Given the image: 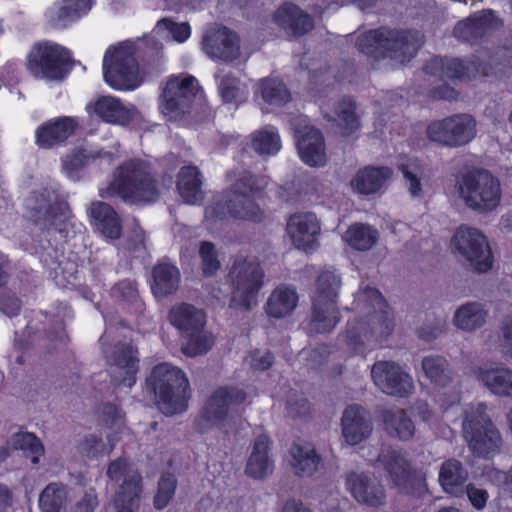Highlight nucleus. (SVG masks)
<instances>
[{
  "instance_id": "1",
  "label": "nucleus",
  "mask_w": 512,
  "mask_h": 512,
  "mask_svg": "<svg viewBox=\"0 0 512 512\" xmlns=\"http://www.w3.org/2000/svg\"><path fill=\"white\" fill-rule=\"evenodd\" d=\"M227 177L231 185L206 208V218L216 220L231 217L255 223L265 220L266 211L257 203L256 196L267 186V178L247 170L231 171Z\"/></svg>"
},
{
  "instance_id": "2",
  "label": "nucleus",
  "mask_w": 512,
  "mask_h": 512,
  "mask_svg": "<svg viewBox=\"0 0 512 512\" xmlns=\"http://www.w3.org/2000/svg\"><path fill=\"white\" fill-rule=\"evenodd\" d=\"M159 191L151 168L146 161L130 159L113 172V180L99 196L104 199L120 197L130 204H147L158 198Z\"/></svg>"
},
{
  "instance_id": "3",
  "label": "nucleus",
  "mask_w": 512,
  "mask_h": 512,
  "mask_svg": "<svg viewBox=\"0 0 512 512\" xmlns=\"http://www.w3.org/2000/svg\"><path fill=\"white\" fill-rule=\"evenodd\" d=\"M358 297L373 311L365 321L347 331V344L354 352L362 351L365 345L381 342L394 329L393 313L377 289L366 287Z\"/></svg>"
},
{
  "instance_id": "4",
  "label": "nucleus",
  "mask_w": 512,
  "mask_h": 512,
  "mask_svg": "<svg viewBox=\"0 0 512 512\" xmlns=\"http://www.w3.org/2000/svg\"><path fill=\"white\" fill-rule=\"evenodd\" d=\"M420 45L417 33L387 27L367 31L356 42L359 51L368 56L375 59L390 57L401 63L412 58Z\"/></svg>"
},
{
  "instance_id": "5",
  "label": "nucleus",
  "mask_w": 512,
  "mask_h": 512,
  "mask_svg": "<svg viewBox=\"0 0 512 512\" xmlns=\"http://www.w3.org/2000/svg\"><path fill=\"white\" fill-rule=\"evenodd\" d=\"M147 385L154 391L158 407L164 414L174 415L186 410L191 390L188 378L180 368L169 363L155 366Z\"/></svg>"
},
{
  "instance_id": "6",
  "label": "nucleus",
  "mask_w": 512,
  "mask_h": 512,
  "mask_svg": "<svg viewBox=\"0 0 512 512\" xmlns=\"http://www.w3.org/2000/svg\"><path fill=\"white\" fill-rule=\"evenodd\" d=\"M459 197L476 212L487 213L498 207L501 200L500 182L487 170H472L456 180Z\"/></svg>"
},
{
  "instance_id": "7",
  "label": "nucleus",
  "mask_w": 512,
  "mask_h": 512,
  "mask_svg": "<svg viewBox=\"0 0 512 512\" xmlns=\"http://www.w3.org/2000/svg\"><path fill=\"white\" fill-rule=\"evenodd\" d=\"M463 436L469 449L476 455L487 457L496 453L501 445L499 431L486 413V405L479 403L466 411Z\"/></svg>"
},
{
  "instance_id": "8",
  "label": "nucleus",
  "mask_w": 512,
  "mask_h": 512,
  "mask_svg": "<svg viewBox=\"0 0 512 512\" xmlns=\"http://www.w3.org/2000/svg\"><path fill=\"white\" fill-rule=\"evenodd\" d=\"M451 249L470 269L478 273H485L492 268L493 256L487 237L475 227L465 224L459 226L451 238Z\"/></svg>"
},
{
  "instance_id": "9",
  "label": "nucleus",
  "mask_w": 512,
  "mask_h": 512,
  "mask_svg": "<svg viewBox=\"0 0 512 512\" xmlns=\"http://www.w3.org/2000/svg\"><path fill=\"white\" fill-rule=\"evenodd\" d=\"M104 79L111 87L131 90L141 83L139 66L131 43L109 48L103 59Z\"/></svg>"
},
{
  "instance_id": "10",
  "label": "nucleus",
  "mask_w": 512,
  "mask_h": 512,
  "mask_svg": "<svg viewBox=\"0 0 512 512\" xmlns=\"http://www.w3.org/2000/svg\"><path fill=\"white\" fill-rule=\"evenodd\" d=\"M426 136L431 142L443 147H462L476 136V121L469 114H454L429 123Z\"/></svg>"
},
{
  "instance_id": "11",
  "label": "nucleus",
  "mask_w": 512,
  "mask_h": 512,
  "mask_svg": "<svg viewBox=\"0 0 512 512\" xmlns=\"http://www.w3.org/2000/svg\"><path fill=\"white\" fill-rule=\"evenodd\" d=\"M263 271L255 260L237 258L234 260L229 280L233 288L232 301L246 310L256 303V295L263 283Z\"/></svg>"
},
{
  "instance_id": "12",
  "label": "nucleus",
  "mask_w": 512,
  "mask_h": 512,
  "mask_svg": "<svg viewBox=\"0 0 512 512\" xmlns=\"http://www.w3.org/2000/svg\"><path fill=\"white\" fill-rule=\"evenodd\" d=\"M197 92L198 83L194 77H171L161 95V112L170 120L183 117L189 113Z\"/></svg>"
},
{
  "instance_id": "13",
  "label": "nucleus",
  "mask_w": 512,
  "mask_h": 512,
  "mask_svg": "<svg viewBox=\"0 0 512 512\" xmlns=\"http://www.w3.org/2000/svg\"><path fill=\"white\" fill-rule=\"evenodd\" d=\"M28 69L35 77L62 79L70 69V54L57 44H38L28 56Z\"/></svg>"
},
{
  "instance_id": "14",
  "label": "nucleus",
  "mask_w": 512,
  "mask_h": 512,
  "mask_svg": "<svg viewBox=\"0 0 512 512\" xmlns=\"http://www.w3.org/2000/svg\"><path fill=\"white\" fill-rule=\"evenodd\" d=\"M246 395L236 388H219L207 399L202 410L195 419V429L204 434L219 426L227 417L229 410L243 403Z\"/></svg>"
},
{
  "instance_id": "15",
  "label": "nucleus",
  "mask_w": 512,
  "mask_h": 512,
  "mask_svg": "<svg viewBox=\"0 0 512 512\" xmlns=\"http://www.w3.org/2000/svg\"><path fill=\"white\" fill-rule=\"evenodd\" d=\"M108 477L113 481L123 479L114 500L115 509L121 511H133L139 505L142 494V477L136 470L131 469L126 460L117 459L108 467Z\"/></svg>"
},
{
  "instance_id": "16",
  "label": "nucleus",
  "mask_w": 512,
  "mask_h": 512,
  "mask_svg": "<svg viewBox=\"0 0 512 512\" xmlns=\"http://www.w3.org/2000/svg\"><path fill=\"white\" fill-rule=\"evenodd\" d=\"M374 385L384 394L408 397L414 390L412 377L394 361H377L371 367Z\"/></svg>"
},
{
  "instance_id": "17",
  "label": "nucleus",
  "mask_w": 512,
  "mask_h": 512,
  "mask_svg": "<svg viewBox=\"0 0 512 512\" xmlns=\"http://www.w3.org/2000/svg\"><path fill=\"white\" fill-rule=\"evenodd\" d=\"M110 365L111 383L116 387L131 388L139 370L137 349L128 343H118L111 351L104 350Z\"/></svg>"
},
{
  "instance_id": "18",
  "label": "nucleus",
  "mask_w": 512,
  "mask_h": 512,
  "mask_svg": "<svg viewBox=\"0 0 512 512\" xmlns=\"http://www.w3.org/2000/svg\"><path fill=\"white\" fill-rule=\"evenodd\" d=\"M33 217L36 223L50 229L55 227L64 232V222L69 216V206L62 195L55 190L45 189L35 198Z\"/></svg>"
},
{
  "instance_id": "19",
  "label": "nucleus",
  "mask_w": 512,
  "mask_h": 512,
  "mask_svg": "<svg viewBox=\"0 0 512 512\" xmlns=\"http://www.w3.org/2000/svg\"><path fill=\"white\" fill-rule=\"evenodd\" d=\"M373 465L377 469H383L392 484L401 491H410L414 473L404 452L391 446L382 447Z\"/></svg>"
},
{
  "instance_id": "20",
  "label": "nucleus",
  "mask_w": 512,
  "mask_h": 512,
  "mask_svg": "<svg viewBox=\"0 0 512 512\" xmlns=\"http://www.w3.org/2000/svg\"><path fill=\"white\" fill-rule=\"evenodd\" d=\"M427 73L447 79L469 81L488 74V68L478 57L469 60L459 58H433L425 67Z\"/></svg>"
},
{
  "instance_id": "21",
  "label": "nucleus",
  "mask_w": 512,
  "mask_h": 512,
  "mask_svg": "<svg viewBox=\"0 0 512 512\" xmlns=\"http://www.w3.org/2000/svg\"><path fill=\"white\" fill-rule=\"evenodd\" d=\"M202 48L212 59L232 62L240 56L239 38L227 27H209L202 38Z\"/></svg>"
},
{
  "instance_id": "22",
  "label": "nucleus",
  "mask_w": 512,
  "mask_h": 512,
  "mask_svg": "<svg viewBox=\"0 0 512 512\" xmlns=\"http://www.w3.org/2000/svg\"><path fill=\"white\" fill-rule=\"evenodd\" d=\"M346 488L360 504L369 507H379L385 504V488L373 473L362 471L347 473Z\"/></svg>"
},
{
  "instance_id": "23",
  "label": "nucleus",
  "mask_w": 512,
  "mask_h": 512,
  "mask_svg": "<svg viewBox=\"0 0 512 512\" xmlns=\"http://www.w3.org/2000/svg\"><path fill=\"white\" fill-rule=\"evenodd\" d=\"M372 432L373 421L364 407L353 404L345 408L341 416V433L348 445L360 444L368 439Z\"/></svg>"
},
{
  "instance_id": "24",
  "label": "nucleus",
  "mask_w": 512,
  "mask_h": 512,
  "mask_svg": "<svg viewBox=\"0 0 512 512\" xmlns=\"http://www.w3.org/2000/svg\"><path fill=\"white\" fill-rule=\"evenodd\" d=\"M78 120L70 116L50 119L35 131L36 144L41 149H52L66 142L78 129Z\"/></svg>"
},
{
  "instance_id": "25",
  "label": "nucleus",
  "mask_w": 512,
  "mask_h": 512,
  "mask_svg": "<svg viewBox=\"0 0 512 512\" xmlns=\"http://www.w3.org/2000/svg\"><path fill=\"white\" fill-rule=\"evenodd\" d=\"M502 26V21L491 10L474 13L459 21L454 28V36L464 42H473L489 35Z\"/></svg>"
},
{
  "instance_id": "26",
  "label": "nucleus",
  "mask_w": 512,
  "mask_h": 512,
  "mask_svg": "<svg viewBox=\"0 0 512 512\" xmlns=\"http://www.w3.org/2000/svg\"><path fill=\"white\" fill-rule=\"evenodd\" d=\"M86 109L102 121L116 125L128 124L136 113L132 105H126L113 96H100L95 101L90 102Z\"/></svg>"
},
{
  "instance_id": "27",
  "label": "nucleus",
  "mask_w": 512,
  "mask_h": 512,
  "mask_svg": "<svg viewBox=\"0 0 512 512\" xmlns=\"http://www.w3.org/2000/svg\"><path fill=\"white\" fill-rule=\"evenodd\" d=\"M297 147L300 158L311 167H322L327 162L324 137L314 127H304L297 131Z\"/></svg>"
},
{
  "instance_id": "28",
  "label": "nucleus",
  "mask_w": 512,
  "mask_h": 512,
  "mask_svg": "<svg viewBox=\"0 0 512 512\" xmlns=\"http://www.w3.org/2000/svg\"><path fill=\"white\" fill-rule=\"evenodd\" d=\"M319 231L320 225L317 218L310 212L294 214L287 222V232L293 244L305 251L314 248L315 237Z\"/></svg>"
},
{
  "instance_id": "29",
  "label": "nucleus",
  "mask_w": 512,
  "mask_h": 512,
  "mask_svg": "<svg viewBox=\"0 0 512 512\" xmlns=\"http://www.w3.org/2000/svg\"><path fill=\"white\" fill-rule=\"evenodd\" d=\"M476 379L498 396L512 397V370L498 364L485 363L475 369Z\"/></svg>"
},
{
  "instance_id": "30",
  "label": "nucleus",
  "mask_w": 512,
  "mask_h": 512,
  "mask_svg": "<svg viewBox=\"0 0 512 512\" xmlns=\"http://www.w3.org/2000/svg\"><path fill=\"white\" fill-rule=\"evenodd\" d=\"M489 316L487 306L479 301H467L456 308L453 325L464 332L473 333L486 325Z\"/></svg>"
},
{
  "instance_id": "31",
  "label": "nucleus",
  "mask_w": 512,
  "mask_h": 512,
  "mask_svg": "<svg viewBox=\"0 0 512 512\" xmlns=\"http://www.w3.org/2000/svg\"><path fill=\"white\" fill-rule=\"evenodd\" d=\"M91 222L95 229L107 239L115 240L121 236V221L116 211L107 203L96 201L89 208Z\"/></svg>"
},
{
  "instance_id": "32",
  "label": "nucleus",
  "mask_w": 512,
  "mask_h": 512,
  "mask_svg": "<svg viewBox=\"0 0 512 512\" xmlns=\"http://www.w3.org/2000/svg\"><path fill=\"white\" fill-rule=\"evenodd\" d=\"M275 22L287 32L301 36L313 28V19L309 14L293 4H284L274 15Z\"/></svg>"
},
{
  "instance_id": "33",
  "label": "nucleus",
  "mask_w": 512,
  "mask_h": 512,
  "mask_svg": "<svg viewBox=\"0 0 512 512\" xmlns=\"http://www.w3.org/2000/svg\"><path fill=\"white\" fill-rule=\"evenodd\" d=\"M467 479L468 471L457 459H448L439 468V484L447 494L462 496Z\"/></svg>"
},
{
  "instance_id": "34",
  "label": "nucleus",
  "mask_w": 512,
  "mask_h": 512,
  "mask_svg": "<svg viewBox=\"0 0 512 512\" xmlns=\"http://www.w3.org/2000/svg\"><path fill=\"white\" fill-rule=\"evenodd\" d=\"M381 420L383 429L392 438L408 441L415 434V425L404 409H384L381 412Z\"/></svg>"
},
{
  "instance_id": "35",
  "label": "nucleus",
  "mask_w": 512,
  "mask_h": 512,
  "mask_svg": "<svg viewBox=\"0 0 512 512\" xmlns=\"http://www.w3.org/2000/svg\"><path fill=\"white\" fill-rule=\"evenodd\" d=\"M270 441L266 435H259L253 444L246 464V473L253 478H264L273 471V461L269 456Z\"/></svg>"
},
{
  "instance_id": "36",
  "label": "nucleus",
  "mask_w": 512,
  "mask_h": 512,
  "mask_svg": "<svg viewBox=\"0 0 512 512\" xmlns=\"http://www.w3.org/2000/svg\"><path fill=\"white\" fill-rule=\"evenodd\" d=\"M298 304V294L293 287L279 285L270 294L265 305L269 317L281 319L290 315Z\"/></svg>"
},
{
  "instance_id": "37",
  "label": "nucleus",
  "mask_w": 512,
  "mask_h": 512,
  "mask_svg": "<svg viewBox=\"0 0 512 512\" xmlns=\"http://www.w3.org/2000/svg\"><path fill=\"white\" fill-rule=\"evenodd\" d=\"M201 173L195 166L181 168L177 177V189L187 204H199L204 198Z\"/></svg>"
},
{
  "instance_id": "38",
  "label": "nucleus",
  "mask_w": 512,
  "mask_h": 512,
  "mask_svg": "<svg viewBox=\"0 0 512 512\" xmlns=\"http://www.w3.org/2000/svg\"><path fill=\"white\" fill-rule=\"evenodd\" d=\"M391 175L392 170L388 167H366L351 180V186L361 194L375 193L382 188Z\"/></svg>"
},
{
  "instance_id": "39",
  "label": "nucleus",
  "mask_w": 512,
  "mask_h": 512,
  "mask_svg": "<svg viewBox=\"0 0 512 512\" xmlns=\"http://www.w3.org/2000/svg\"><path fill=\"white\" fill-rule=\"evenodd\" d=\"M169 320L182 333L198 331L205 325V314L190 304L182 303L170 310Z\"/></svg>"
},
{
  "instance_id": "40",
  "label": "nucleus",
  "mask_w": 512,
  "mask_h": 512,
  "mask_svg": "<svg viewBox=\"0 0 512 512\" xmlns=\"http://www.w3.org/2000/svg\"><path fill=\"white\" fill-rule=\"evenodd\" d=\"M180 272L169 263H159L153 269L152 292L156 297H165L175 293L179 287Z\"/></svg>"
},
{
  "instance_id": "41",
  "label": "nucleus",
  "mask_w": 512,
  "mask_h": 512,
  "mask_svg": "<svg viewBox=\"0 0 512 512\" xmlns=\"http://www.w3.org/2000/svg\"><path fill=\"white\" fill-rule=\"evenodd\" d=\"M290 456L293 471L299 477L312 476L321 461V457L310 445H293L290 448Z\"/></svg>"
},
{
  "instance_id": "42",
  "label": "nucleus",
  "mask_w": 512,
  "mask_h": 512,
  "mask_svg": "<svg viewBox=\"0 0 512 512\" xmlns=\"http://www.w3.org/2000/svg\"><path fill=\"white\" fill-rule=\"evenodd\" d=\"M340 320L337 305L312 301L310 330L316 333L332 331Z\"/></svg>"
},
{
  "instance_id": "43",
  "label": "nucleus",
  "mask_w": 512,
  "mask_h": 512,
  "mask_svg": "<svg viewBox=\"0 0 512 512\" xmlns=\"http://www.w3.org/2000/svg\"><path fill=\"white\" fill-rule=\"evenodd\" d=\"M341 284L340 276L334 271H322L316 279L312 301L336 305Z\"/></svg>"
},
{
  "instance_id": "44",
  "label": "nucleus",
  "mask_w": 512,
  "mask_h": 512,
  "mask_svg": "<svg viewBox=\"0 0 512 512\" xmlns=\"http://www.w3.org/2000/svg\"><path fill=\"white\" fill-rule=\"evenodd\" d=\"M378 238V231L374 227L363 223L351 225L343 236L349 246L359 251L370 250L377 243Z\"/></svg>"
},
{
  "instance_id": "45",
  "label": "nucleus",
  "mask_w": 512,
  "mask_h": 512,
  "mask_svg": "<svg viewBox=\"0 0 512 512\" xmlns=\"http://www.w3.org/2000/svg\"><path fill=\"white\" fill-rule=\"evenodd\" d=\"M257 93L269 105L282 106L291 99V94L282 80L267 77L259 80Z\"/></svg>"
},
{
  "instance_id": "46",
  "label": "nucleus",
  "mask_w": 512,
  "mask_h": 512,
  "mask_svg": "<svg viewBox=\"0 0 512 512\" xmlns=\"http://www.w3.org/2000/svg\"><path fill=\"white\" fill-rule=\"evenodd\" d=\"M421 367L425 376L438 386H446L452 379L449 363L443 356H426L422 359Z\"/></svg>"
},
{
  "instance_id": "47",
  "label": "nucleus",
  "mask_w": 512,
  "mask_h": 512,
  "mask_svg": "<svg viewBox=\"0 0 512 512\" xmlns=\"http://www.w3.org/2000/svg\"><path fill=\"white\" fill-rule=\"evenodd\" d=\"M252 149L260 156H271L281 149L280 136L273 127H265L250 136Z\"/></svg>"
},
{
  "instance_id": "48",
  "label": "nucleus",
  "mask_w": 512,
  "mask_h": 512,
  "mask_svg": "<svg viewBox=\"0 0 512 512\" xmlns=\"http://www.w3.org/2000/svg\"><path fill=\"white\" fill-rule=\"evenodd\" d=\"M68 495L62 483H50L39 496L42 512H61L67 504Z\"/></svg>"
},
{
  "instance_id": "49",
  "label": "nucleus",
  "mask_w": 512,
  "mask_h": 512,
  "mask_svg": "<svg viewBox=\"0 0 512 512\" xmlns=\"http://www.w3.org/2000/svg\"><path fill=\"white\" fill-rule=\"evenodd\" d=\"M8 445L15 450H22L33 464H38L40 457L44 455V446L33 433L21 432L14 434L8 441Z\"/></svg>"
},
{
  "instance_id": "50",
  "label": "nucleus",
  "mask_w": 512,
  "mask_h": 512,
  "mask_svg": "<svg viewBox=\"0 0 512 512\" xmlns=\"http://www.w3.org/2000/svg\"><path fill=\"white\" fill-rule=\"evenodd\" d=\"M399 170L403 174L405 186L413 198H422L424 189L422 185V176L424 170L416 159H408L398 165Z\"/></svg>"
},
{
  "instance_id": "51",
  "label": "nucleus",
  "mask_w": 512,
  "mask_h": 512,
  "mask_svg": "<svg viewBox=\"0 0 512 512\" xmlns=\"http://www.w3.org/2000/svg\"><path fill=\"white\" fill-rule=\"evenodd\" d=\"M328 120L337 121L345 135H349L359 127L355 114V103L350 98H344L336 105L334 115L325 114Z\"/></svg>"
},
{
  "instance_id": "52",
  "label": "nucleus",
  "mask_w": 512,
  "mask_h": 512,
  "mask_svg": "<svg viewBox=\"0 0 512 512\" xmlns=\"http://www.w3.org/2000/svg\"><path fill=\"white\" fill-rule=\"evenodd\" d=\"M184 334H186L187 339L182 342L181 350L188 357L205 354L214 344L213 336L202 329L185 332Z\"/></svg>"
},
{
  "instance_id": "53",
  "label": "nucleus",
  "mask_w": 512,
  "mask_h": 512,
  "mask_svg": "<svg viewBox=\"0 0 512 512\" xmlns=\"http://www.w3.org/2000/svg\"><path fill=\"white\" fill-rule=\"evenodd\" d=\"M91 6V0H64L63 5L58 8L55 25L60 26L77 19L90 10Z\"/></svg>"
},
{
  "instance_id": "54",
  "label": "nucleus",
  "mask_w": 512,
  "mask_h": 512,
  "mask_svg": "<svg viewBox=\"0 0 512 512\" xmlns=\"http://www.w3.org/2000/svg\"><path fill=\"white\" fill-rule=\"evenodd\" d=\"M111 153L105 152L102 153L100 151L94 153L92 151L82 149L75 151L69 155H67L63 160V169L68 174V176H73L75 172L83 168L89 159H95V158H103L108 157L111 158Z\"/></svg>"
},
{
  "instance_id": "55",
  "label": "nucleus",
  "mask_w": 512,
  "mask_h": 512,
  "mask_svg": "<svg viewBox=\"0 0 512 512\" xmlns=\"http://www.w3.org/2000/svg\"><path fill=\"white\" fill-rule=\"evenodd\" d=\"M156 33L163 37H171L177 42L186 41L191 33L190 26L187 22L176 23L168 18H163L156 25Z\"/></svg>"
},
{
  "instance_id": "56",
  "label": "nucleus",
  "mask_w": 512,
  "mask_h": 512,
  "mask_svg": "<svg viewBox=\"0 0 512 512\" xmlns=\"http://www.w3.org/2000/svg\"><path fill=\"white\" fill-rule=\"evenodd\" d=\"M177 480L171 473L161 475L158 482L157 493L154 496V507L158 510L164 509L175 494Z\"/></svg>"
},
{
  "instance_id": "57",
  "label": "nucleus",
  "mask_w": 512,
  "mask_h": 512,
  "mask_svg": "<svg viewBox=\"0 0 512 512\" xmlns=\"http://www.w3.org/2000/svg\"><path fill=\"white\" fill-rule=\"evenodd\" d=\"M219 92L226 103L237 102L244 96L239 79L231 74H224L220 77Z\"/></svg>"
},
{
  "instance_id": "58",
  "label": "nucleus",
  "mask_w": 512,
  "mask_h": 512,
  "mask_svg": "<svg viewBox=\"0 0 512 512\" xmlns=\"http://www.w3.org/2000/svg\"><path fill=\"white\" fill-rule=\"evenodd\" d=\"M202 272L206 276L213 275L220 268V261L213 243L203 241L199 246Z\"/></svg>"
},
{
  "instance_id": "59",
  "label": "nucleus",
  "mask_w": 512,
  "mask_h": 512,
  "mask_svg": "<svg viewBox=\"0 0 512 512\" xmlns=\"http://www.w3.org/2000/svg\"><path fill=\"white\" fill-rule=\"evenodd\" d=\"M78 452L87 458H95L101 454H108L103 440L97 435L90 434L79 441L77 445Z\"/></svg>"
},
{
  "instance_id": "60",
  "label": "nucleus",
  "mask_w": 512,
  "mask_h": 512,
  "mask_svg": "<svg viewBox=\"0 0 512 512\" xmlns=\"http://www.w3.org/2000/svg\"><path fill=\"white\" fill-rule=\"evenodd\" d=\"M498 345L503 354L512 358V314L501 322Z\"/></svg>"
},
{
  "instance_id": "61",
  "label": "nucleus",
  "mask_w": 512,
  "mask_h": 512,
  "mask_svg": "<svg viewBox=\"0 0 512 512\" xmlns=\"http://www.w3.org/2000/svg\"><path fill=\"white\" fill-rule=\"evenodd\" d=\"M274 357L267 350H254L246 358V363L253 370L264 371L271 367Z\"/></svg>"
},
{
  "instance_id": "62",
  "label": "nucleus",
  "mask_w": 512,
  "mask_h": 512,
  "mask_svg": "<svg viewBox=\"0 0 512 512\" xmlns=\"http://www.w3.org/2000/svg\"><path fill=\"white\" fill-rule=\"evenodd\" d=\"M97 506V494L94 489H89L75 503L71 512H94Z\"/></svg>"
},
{
  "instance_id": "63",
  "label": "nucleus",
  "mask_w": 512,
  "mask_h": 512,
  "mask_svg": "<svg viewBox=\"0 0 512 512\" xmlns=\"http://www.w3.org/2000/svg\"><path fill=\"white\" fill-rule=\"evenodd\" d=\"M464 493L467 494V497L472 504V506L478 510H481L485 507L488 500V493L484 489H480L470 484L464 488Z\"/></svg>"
},
{
  "instance_id": "64",
  "label": "nucleus",
  "mask_w": 512,
  "mask_h": 512,
  "mask_svg": "<svg viewBox=\"0 0 512 512\" xmlns=\"http://www.w3.org/2000/svg\"><path fill=\"white\" fill-rule=\"evenodd\" d=\"M300 356L303 360L307 361L309 366L316 367L325 361L327 357V350L325 347L305 349L301 352Z\"/></svg>"
}]
</instances>
